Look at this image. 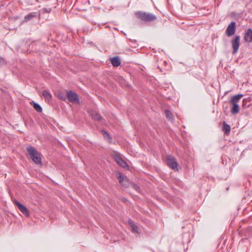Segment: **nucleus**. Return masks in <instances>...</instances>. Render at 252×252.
Wrapping results in <instances>:
<instances>
[{"instance_id": "19", "label": "nucleus", "mask_w": 252, "mask_h": 252, "mask_svg": "<svg viewBox=\"0 0 252 252\" xmlns=\"http://www.w3.org/2000/svg\"><path fill=\"white\" fill-rule=\"evenodd\" d=\"M165 114L166 115V117L169 119L172 120L173 119V114L171 112L168 110H165Z\"/></svg>"}, {"instance_id": "16", "label": "nucleus", "mask_w": 252, "mask_h": 252, "mask_svg": "<svg viewBox=\"0 0 252 252\" xmlns=\"http://www.w3.org/2000/svg\"><path fill=\"white\" fill-rule=\"evenodd\" d=\"M223 128L222 129L224 131L225 133L227 135L229 134L230 131V126L225 122H223Z\"/></svg>"}, {"instance_id": "2", "label": "nucleus", "mask_w": 252, "mask_h": 252, "mask_svg": "<svg viewBox=\"0 0 252 252\" xmlns=\"http://www.w3.org/2000/svg\"><path fill=\"white\" fill-rule=\"evenodd\" d=\"M27 152L32 160L36 164L41 163V158L35 148L32 146L27 148Z\"/></svg>"}, {"instance_id": "17", "label": "nucleus", "mask_w": 252, "mask_h": 252, "mask_svg": "<svg viewBox=\"0 0 252 252\" xmlns=\"http://www.w3.org/2000/svg\"><path fill=\"white\" fill-rule=\"evenodd\" d=\"M92 118L95 120L100 121L102 119V117L98 113L94 112L91 114Z\"/></svg>"}, {"instance_id": "10", "label": "nucleus", "mask_w": 252, "mask_h": 252, "mask_svg": "<svg viewBox=\"0 0 252 252\" xmlns=\"http://www.w3.org/2000/svg\"><path fill=\"white\" fill-rule=\"evenodd\" d=\"M115 160L121 166L124 168H127L128 167V165L126 162L120 156H116L115 157Z\"/></svg>"}, {"instance_id": "18", "label": "nucleus", "mask_w": 252, "mask_h": 252, "mask_svg": "<svg viewBox=\"0 0 252 252\" xmlns=\"http://www.w3.org/2000/svg\"><path fill=\"white\" fill-rule=\"evenodd\" d=\"M42 95L47 100H50L52 98L51 94L48 91L45 90L42 92Z\"/></svg>"}, {"instance_id": "20", "label": "nucleus", "mask_w": 252, "mask_h": 252, "mask_svg": "<svg viewBox=\"0 0 252 252\" xmlns=\"http://www.w3.org/2000/svg\"><path fill=\"white\" fill-rule=\"evenodd\" d=\"M102 133L103 134V137L106 139H108V140H111V137H110V135L108 133H107L106 131H104V130H102Z\"/></svg>"}, {"instance_id": "12", "label": "nucleus", "mask_w": 252, "mask_h": 252, "mask_svg": "<svg viewBox=\"0 0 252 252\" xmlns=\"http://www.w3.org/2000/svg\"><path fill=\"white\" fill-rule=\"evenodd\" d=\"M112 64L115 67H118L121 64V61L118 57H114L110 60Z\"/></svg>"}, {"instance_id": "22", "label": "nucleus", "mask_w": 252, "mask_h": 252, "mask_svg": "<svg viewBox=\"0 0 252 252\" xmlns=\"http://www.w3.org/2000/svg\"><path fill=\"white\" fill-rule=\"evenodd\" d=\"M133 188L136 190H139L140 189V187L136 184H133Z\"/></svg>"}, {"instance_id": "11", "label": "nucleus", "mask_w": 252, "mask_h": 252, "mask_svg": "<svg viewBox=\"0 0 252 252\" xmlns=\"http://www.w3.org/2000/svg\"><path fill=\"white\" fill-rule=\"evenodd\" d=\"M244 40L246 42H252V29L249 28L245 32L244 35Z\"/></svg>"}, {"instance_id": "23", "label": "nucleus", "mask_w": 252, "mask_h": 252, "mask_svg": "<svg viewBox=\"0 0 252 252\" xmlns=\"http://www.w3.org/2000/svg\"><path fill=\"white\" fill-rule=\"evenodd\" d=\"M11 198L13 203L16 205V199L15 198H13L12 197H11Z\"/></svg>"}, {"instance_id": "24", "label": "nucleus", "mask_w": 252, "mask_h": 252, "mask_svg": "<svg viewBox=\"0 0 252 252\" xmlns=\"http://www.w3.org/2000/svg\"><path fill=\"white\" fill-rule=\"evenodd\" d=\"M51 10V9L49 8V9H46L45 11L47 12H50Z\"/></svg>"}, {"instance_id": "9", "label": "nucleus", "mask_w": 252, "mask_h": 252, "mask_svg": "<svg viewBox=\"0 0 252 252\" xmlns=\"http://www.w3.org/2000/svg\"><path fill=\"white\" fill-rule=\"evenodd\" d=\"M117 177L119 179V183L122 186L125 188H127L129 186V183L127 178L123 176L122 174L119 173Z\"/></svg>"}, {"instance_id": "1", "label": "nucleus", "mask_w": 252, "mask_h": 252, "mask_svg": "<svg viewBox=\"0 0 252 252\" xmlns=\"http://www.w3.org/2000/svg\"><path fill=\"white\" fill-rule=\"evenodd\" d=\"M243 96V94H238L231 97L229 102L232 105L231 108V112L232 114H236L239 112L240 107L238 103Z\"/></svg>"}, {"instance_id": "3", "label": "nucleus", "mask_w": 252, "mask_h": 252, "mask_svg": "<svg viewBox=\"0 0 252 252\" xmlns=\"http://www.w3.org/2000/svg\"><path fill=\"white\" fill-rule=\"evenodd\" d=\"M135 14L138 18L145 22L153 21L157 19L155 15L149 13L138 11Z\"/></svg>"}, {"instance_id": "15", "label": "nucleus", "mask_w": 252, "mask_h": 252, "mask_svg": "<svg viewBox=\"0 0 252 252\" xmlns=\"http://www.w3.org/2000/svg\"><path fill=\"white\" fill-rule=\"evenodd\" d=\"M37 16L36 13L35 12L30 13L29 14L26 15L25 18L24 20L23 21V22H26L30 21V20L32 19V18L36 17Z\"/></svg>"}, {"instance_id": "21", "label": "nucleus", "mask_w": 252, "mask_h": 252, "mask_svg": "<svg viewBox=\"0 0 252 252\" xmlns=\"http://www.w3.org/2000/svg\"><path fill=\"white\" fill-rule=\"evenodd\" d=\"M6 64V61L2 57H0V67H2Z\"/></svg>"}, {"instance_id": "6", "label": "nucleus", "mask_w": 252, "mask_h": 252, "mask_svg": "<svg viewBox=\"0 0 252 252\" xmlns=\"http://www.w3.org/2000/svg\"><path fill=\"white\" fill-rule=\"evenodd\" d=\"M236 31V23L232 21L229 24L225 31V33L228 36H231L234 34Z\"/></svg>"}, {"instance_id": "8", "label": "nucleus", "mask_w": 252, "mask_h": 252, "mask_svg": "<svg viewBox=\"0 0 252 252\" xmlns=\"http://www.w3.org/2000/svg\"><path fill=\"white\" fill-rule=\"evenodd\" d=\"M17 207L25 217H30V214L28 209L25 206L18 201H17Z\"/></svg>"}, {"instance_id": "4", "label": "nucleus", "mask_w": 252, "mask_h": 252, "mask_svg": "<svg viewBox=\"0 0 252 252\" xmlns=\"http://www.w3.org/2000/svg\"><path fill=\"white\" fill-rule=\"evenodd\" d=\"M240 45V36L236 35L231 41V45L233 49L232 54H235L238 51Z\"/></svg>"}, {"instance_id": "5", "label": "nucleus", "mask_w": 252, "mask_h": 252, "mask_svg": "<svg viewBox=\"0 0 252 252\" xmlns=\"http://www.w3.org/2000/svg\"><path fill=\"white\" fill-rule=\"evenodd\" d=\"M166 162L168 166L172 169L174 170L177 169L178 163L176 158L172 156L168 155L166 157Z\"/></svg>"}, {"instance_id": "7", "label": "nucleus", "mask_w": 252, "mask_h": 252, "mask_svg": "<svg viewBox=\"0 0 252 252\" xmlns=\"http://www.w3.org/2000/svg\"><path fill=\"white\" fill-rule=\"evenodd\" d=\"M67 97L68 100L72 103L76 102L77 103L79 102V99L78 94L71 91H68L67 92Z\"/></svg>"}, {"instance_id": "14", "label": "nucleus", "mask_w": 252, "mask_h": 252, "mask_svg": "<svg viewBox=\"0 0 252 252\" xmlns=\"http://www.w3.org/2000/svg\"><path fill=\"white\" fill-rule=\"evenodd\" d=\"M31 105H32L34 109L37 112H41L42 111V108L41 106L37 103L33 101V100L30 102Z\"/></svg>"}, {"instance_id": "13", "label": "nucleus", "mask_w": 252, "mask_h": 252, "mask_svg": "<svg viewBox=\"0 0 252 252\" xmlns=\"http://www.w3.org/2000/svg\"><path fill=\"white\" fill-rule=\"evenodd\" d=\"M128 223L130 225L132 231L134 233H139V229L138 227L134 224L133 220L131 219H129Z\"/></svg>"}]
</instances>
